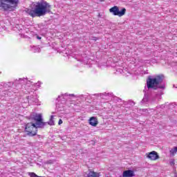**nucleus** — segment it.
<instances>
[{
	"instance_id": "20e7f679",
	"label": "nucleus",
	"mask_w": 177,
	"mask_h": 177,
	"mask_svg": "<svg viewBox=\"0 0 177 177\" xmlns=\"http://www.w3.org/2000/svg\"><path fill=\"white\" fill-rule=\"evenodd\" d=\"M19 0H0V8L3 10L12 12L17 7Z\"/></svg>"
},
{
	"instance_id": "412c9836",
	"label": "nucleus",
	"mask_w": 177,
	"mask_h": 177,
	"mask_svg": "<svg viewBox=\"0 0 177 177\" xmlns=\"http://www.w3.org/2000/svg\"><path fill=\"white\" fill-rule=\"evenodd\" d=\"M4 95H7V96H12V93L10 92V91H4Z\"/></svg>"
},
{
	"instance_id": "aec40b11",
	"label": "nucleus",
	"mask_w": 177,
	"mask_h": 177,
	"mask_svg": "<svg viewBox=\"0 0 177 177\" xmlns=\"http://www.w3.org/2000/svg\"><path fill=\"white\" fill-rule=\"evenodd\" d=\"M169 162H170V165L171 167H174L175 165V159H171Z\"/></svg>"
},
{
	"instance_id": "a878e982",
	"label": "nucleus",
	"mask_w": 177,
	"mask_h": 177,
	"mask_svg": "<svg viewBox=\"0 0 177 177\" xmlns=\"http://www.w3.org/2000/svg\"><path fill=\"white\" fill-rule=\"evenodd\" d=\"M174 70H175V71H176V75H177V67L174 68Z\"/></svg>"
},
{
	"instance_id": "ddd939ff",
	"label": "nucleus",
	"mask_w": 177,
	"mask_h": 177,
	"mask_svg": "<svg viewBox=\"0 0 177 177\" xmlns=\"http://www.w3.org/2000/svg\"><path fill=\"white\" fill-rule=\"evenodd\" d=\"M45 125H46V123L44 122V120L37 121L35 124V126L36 127V129L37 128H44Z\"/></svg>"
},
{
	"instance_id": "9d476101",
	"label": "nucleus",
	"mask_w": 177,
	"mask_h": 177,
	"mask_svg": "<svg viewBox=\"0 0 177 177\" xmlns=\"http://www.w3.org/2000/svg\"><path fill=\"white\" fill-rule=\"evenodd\" d=\"M32 118H33L36 122L38 121H44V119H42V115L41 113L32 114Z\"/></svg>"
},
{
	"instance_id": "f257e3e1",
	"label": "nucleus",
	"mask_w": 177,
	"mask_h": 177,
	"mask_svg": "<svg viewBox=\"0 0 177 177\" xmlns=\"http://www.w3.org/2000/svg\"><path fill=\"white\" fill-rule=\"evenodd\" d=\"M15 84H20L22 86V90L24 93L30 94V95L26 96V99L25 101L22 102V107L26 109L30 104H38V95H37V91L39 88H41V85H42V82L39 81L37 83L31 80H28L27 78H20L19 80L15 81Z\"/></svg>"
},
{
	"instance_id": "b1692460",
	"label": "nucleus",
	"mask_w": 177,
	"mask_h": 177,
	"mask_svg": "<svg viewBox=\"0 0 177 177\" xmlns=\"http://www.w3.org/2000/svg\"><path fill=\"white\" fill-rule=\"evenodd\" d=\"M36 38H37V39H41V37L38 35L36 36Z\"/></svg>"
},
{
	"instance_id": "393cba45",
	"label": "nucleus",
	"mask_w": 177,
	"mask_h": 177,
	"mask_svg": "<svg viewBox=\"0 0 177 177\" xmlns=\"http://www.w3.org/2000/svg\"><path fill=\"white\" fill-rule=\"evenodd\" d=\"M93 41H97V37H93Z\"/></svg>"
},
{
	"instance_id": "39448f33",
	"label": "nucleus",
	"mask_w": 177,
	"mask_h": 177,
	"mask_svg": "<svg viewBox=\"0 0 177 177\" xmlns=\"http://www.w3.org/2000/svg\"><path fill=\"white\" fill-rule=\"evenodd\" d=\"M25 131L28 133V135H29V136H35L37 132V127H35V123H28L26 125Z\"/></svg>"
},
{
	"instance_id": "4468645a",
	"label": "nucleus",
	"mask_w": 177,
	"mask_h": 177,
	"mask_svg": "<svg viewBox=\"0 0 177 177\" xmlns=\"http://www.w3.org/2000/svg\"><path fill=\"white\" fill-rule=\"evenodd\" d=\"M100 95L102 99H109V97H111V96H113V93H104Z\"/></svg>"
},
{
	"instance_id": "9b49d317",
	"label": "nucleus",
	"mask_w": 177,
	"mask_h": 177,
	"mask_svg": "<svg viewBox=\"0 0 177 177\" xmlns=\"http://www.w3.org/2000/svg\"><path fill=\"white\" fill-rule=\"evenodd\" d=\"M88 122L90 125H91V127H96V125L99 124V122L97 121V118H96L95 117H91L89 119Z\"/></svg>"
},
{
	"instance_id": "f8f14e48",
	"label": "nucleus",
	"mask_w": 177,
	"mask_h": 177,
	"mask_svg": "<svg viewBox=\"0 0 177 177\" xmlns=\"http://www.w3.org/2000/svg\"><path fill=\"white\" fill-rule=\"evenodd\" d=\"M123 177H133L135 176V174L133 173V171L132 170H126L123 171L122 174Z\"/></svg>"
},
{
	"instance_id": "423d86ee",
	"label": "nucleus",
	"mask_w": 177,
	"mask_h": 177,
	"mask_svg": "<svg viewBox=\"0 0 177 177\" xmlns=\"http://www.w3.org/2000/svg\"><path fill=\"white\" fill-rule=\"evenodd\" d=\"M109 12L110 13H112L113 16H118L119 17H122V16L125 15L127 9H125V8H123L121 10H120L118 6H115L109 9Z\"/></svg>"
},
{
	"instance_id": "f3484780",
	"label": "nucleus",
	"mask_w": 177,
	"mask_h": 177,
	"mask_svg": "<svg viewBox=\"0 0 177 177\" xmlns=\"http://www.w3.org/2000/svg\"><path fill=\"white\" fill-rule=\"evenodd\" d=\"M170 153V156H172V157H174V156H175V154H176L177 153V147H174L173 148H171L169 151Z\"/></svg>"
},
{
	"instance_id": "5701e85b",
	"label": "nucleus",
	"mask_w": 177,
	"mask_h": 177,
	"mask_svg": "<svg viewBox=\"0 0 177 177\" xmlns=\"http://www.w3.org/2000/svg\"><path fill=\"white\" fill-rule=\"evenodd\" d=\"M62 124H63V120H62V119H59V120L58 122V124L62 125Z\"/></svg>"
},
{
	"instance_id": "0eeeda50",
	"label": "nucleus",
	"mask_w": 177,
	"mask_h": 177,
	"mask_svg": "<svg viewBox=\"0 0 177 177\" xmlns=\"http://www.w3.org/2000/svg\"><path fill=\"white\" fill-rule=\"evenodd\" d=\"M115 74H116V75H120V74H122V75H124V77H129V75H131V74H133V73L131 71V68L124 67L116 68Z\"/></svg>"
},
{
	"instance_id": "a211bd4d",
	"label": "nucleus",
	"mask_w": 177,
	"mask_h": 177,
	"mask_svg": "<svg viewBox=\"0 0 177 177\" xmlns=\"http://www.w3.org/2000/svg\"><path fill=\"white\" fill-rule=\"evenodd\" d=\"M48 125H55V115H51L49 121L48 122Z\"/></svg>"
},
{
	"instance_id": "6e6552de",
	"label": "nucleus",
	"mask_w": 177,
	"mask_h": 177,
	"mask_svg": "<svg viewBox=\"0 0 177 177\" xmlns=\"http://www.w3.org/2000/svg\"><path fill=\"white\" fill-rule=\"evenodd\" d=\"M79 97L78 95H75V94H68V93H64V94H61L58 96V97L57 98V100L58 102H64L66 100V99H74V98H77Z\"/></svg>"
},
{
	"instance_id": "4be33fe9",
	"label": "nucleus",
	"mask_w": 177,
	"mask_h": 177,
	"mask_svg": "<svg viewBox=\"0 0 177 177\" xmlns=\"http://www.w3.org/2000/svg\"><path fill=\"white\" fill-rule=\"evenodd\" d=\"M148 100L149 99L147 98V96L145 95L144 98L142 99L143 103H146V102H147Z\"/></svg>"
},
{
	"instance_id": "bb28decb",
	"label": "nucleus",
	"mask_w": 177,
	"mask_h": 177,
	"mask_svg": "<svg viewBox=\"0 0 177 177\" xmlns=\"http://www.w3.org/2000/svg\"><path fill=\"white\" fill-rule=\"evenodd\" d=\"M145 111H147V109H145Z\"/></svg>"
},
{
	"instance_id": "dca6fc26",
	"label": "nucleus",
	"mask_w": 177,
	"mask_h": 177,
	"mask_svg": "<svg viewBox=\"0 0 177 177\" xmlns=\"http://www.w3.org/2000/svg\"><path fill=\"white\" fill-rule=\"evenodd\" d=\"M31 51L33 52L34 53H38L41 52V48H39V47H38L37 46H33L31 48Z\"/></svg>"
},
{
	"instance_id": "2eb2a0df",
	"label": "nucleus",
	"mask_w": 177,
	"mask_h": 177,
	"mask_svg": "<svg viewBox=\"0 0 177 177\" xmlns=\"http://www.w3.org/2000/svg\"><path fill=\"white\" fill-rule=\"evenodd\" d=\"M100 174L95 171H90L87 175V177H100Z\"/></svg>"
},
{
	"instance_id": "6ab92c4d",
	"label": "nucleus",
	"mask_w": 177,
	"mask_h": 177,
	"mask_svg": "<svg viewBox=\"0 0 177 177\" xmlns=\"http://www.w3.org/2000/svg\"><path fill=\"white\" fill-rule=\"evenodd\" d=\"M141 74H149V72L147 71V68H145L142 69V71L141 72Z\"/></svg>"
},
{
	"instance_id": "7ed1b4c3",
	"label": "nucleus",
	"mask_w": 177,
	"mask_h": 177,
	"mask_svg": "<svg viewBox=\"0 0 177 177\" xmlns=\"http://www.w3.org/2000/svg\"><path fill=\"white\" fill-rule=\"evenodd\" d=\"M164 80V76L162 75H158L154 77H150L147 80V86L148 89H164L165 85L161 84Z\"/></svg>"
},
{
	"instance_id": "f03ea898",
	"label": "nucleus",
	"mask_w": 177,
	"mask_h": 177,
	"mask_svg": "<svg viewBox=\"0 0 177 177\" xmlns=\"http://www.w3.org/2000/svg\"><path fill=\"white\" fill-rule=\"evenodd\" d=\"M50 4L44 0H41L35 4L33 10H27L26 13L29 15V16H31V17H41L48 15V13H50Z\"/></svg>"
},
{
	"instance_id": "1a4fd4ad",
	"label": "nucleus",
	"mask_w": 177,
	"mask_h": 177,
	"mask_svg": "<svg viewBox=\"0 0 177 177\" xmlns=\"http://www.w3.org/2000/svg\"><path fill=\"white\" fill-rule=\"evenodd\" d=\"M147 157L151 160V161H156V160H158L160 158V156L156 152V151L149 152V153H147Z\"/></svg>"
}]
</instances>
